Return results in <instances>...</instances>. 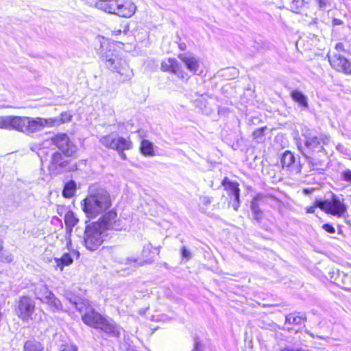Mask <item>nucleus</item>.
<instances>
[{"label":"nucleus","mask_w":351,"mask_h":351,"mask_svg":"<svg viewBox=\"0 0 351 351\" xmlns=\"http://www.w3.org/2000/svg\"><path fill=\"white\" fill-rule=\"evenodd\" d=\"M123 226L122 220L117 218V213L113 210H109L98 221L86 226L84 233L85 247L90 251L97 250L104 242L106 230L119 231Z\"/></svg>","instance_id":"1"},{"label":"nucleus","mask_w":351,"mask_h":351,"mask_svg":"<svg viewBox=\"0 0 351 351\" xmlns=\"http://www.w3.org/2000/svg\"><path fill=\"white\" fill-rule=\"evenodd\" d=\"M112 205L111 197L104 188L91 186L88 195L81 202V206L86 216L95 218L104 213Z\"/></svg>","instance_id":"2"},{"label":"nucleus","mask_w":351,"mask_h":351,"mask_svg":"<svg viewBox=\"0 0 351 351\" xmlns=\"http://www.w3.org/2000/svg\"><path fill=\"white\" fill-rule=\"evenodd\" d=\"M83 322L108 337L119 338L123 328L112 318L105 317L97 312L93 308H88L82 316Z\"/></svg>","instance_id":"3"},{"label":"nucleus","mask_w":351,"mask_h":351,"mask_svg":"<svg viewBox=\"0 0 351 351\" xmlns=\"http://www.w3.org/2000/svg\"><path fill=\"white\" fill-rule=\"evenodd\" d=\"M60 122L59 119H56L16 116L14 130L32 136L42 131L45 128L58 126Z\"/></svg>","instance_id":"4"},{"label":"nucleus","mask_w":351,"mask_h":351,"mask_svg":"<svg viewBox=\"0 0 351 351\" xmlns=\"http://www.w3.org/2000/svg\"><path fill=\"white\" fill-rule=\"evenodd\" d=\"M101 58L105 62L108 69L112 72L117 73L121 76L122 82L130 80L132 77V70L127 62L116 52L113 46L106 47L105 51L101 52Z\"/></svg>","instance_id":"5"},{"label":"nucleus","mask_w":351,"mask_h":351,"mask_svg":"<svg viewBox=\"0 0 351 351\" xmlns=\"http://www.w3.org/2000/svg\"><path fill=\"white\" fill-rule=\"evenodd\" d=\"M316 206L326 213L337 217L348 216V206L344 202V199L333 193H331L330 199H316Z\"/></svg>","instance_id":"6"},{"label":"nucleus","mask_w":351,"mask_h":351,"mask_svg":"<svg viewBox=\"0 0 351 351\" xmlns=\"http://www.w3.org/2000/svg\"><path fill=\"white\" fill-rule=\"evenodd\" d=\"M50 145H55L66 156H73L77 151V147L70 140L67 134L64 133L58 134L43 141L41 144L42 148L40 149V154H44L45 148Z\"/></svg>","instance_id":"7"},{"label":"nucleus","mask_w":351,"mask_h":351,"mask_svg":"<svg viewBox=\"0 0 351 351\" xmlns=\"http://www.w3.org/2000/svg\"><path fill=\"white\" fill-rule=\"evenodd\" d=\"M99 142L106 148L114 150H130L133 146L130 138L119 136L117 133L101 136Z\"/></svg>","instance_id":"8"},{"label":"nucleus","mask_w":351,"mask_h":351,"mask_svg":"<svg viewBox=\"0 0 351 351\" xmlns=\"http://www.w3.org/2000/svg\"><path fill=\"white\" fill-rule=\"evenodd\" d=\"M35 310L34 301L27 296L21 297L17 302L15 312L17 316L23 322H29L32 319Z\"/></svg>","instance_id":"9"},{"label":"nucleus","mask_w":351,"mask_h":351,"mask_svg":"<svg viewBox=\"0 0 351 351\" xmlns=\"http://www.w3.org/2000/svg\"><path fill=\"white\" fill-rule=\"evenodd\" d=\"M303 136L305 138V147L313 152L324 151V145L328 144L330 141V136L324 134H321L318 136L310 134H303Z\"/></svg>","instance_id":"10"},{"label":"nucleus","mask_w":351,"mask_h":351,"mask_svg":"<svg viewBox=\"0 0 351 351\" xmlns=\"http://www.w3.org/2000/svg\"><path fill=\"white\" fill-rule=\"evenodd\" d=\"M328 58L332 68L337 71L351 74V63L341 54L334 51L329 53Z\"/></svg>","instance_id":"11"},{"label":"nucleus","mask_w":351,"mask_h":351,"mask_svg":"<svg viewBox=\"0 0 351 351\" xmlns=\"http://www.w3.org/2000/svg\"><path fill=\"white\" fill-rule=\"evenodd\" d=\"M49 169L56 173H61L70 171L68 161L66 160L61 153L56 152L53 153L50 161Z\"/></svg>","instance_id":"12"},{"label":"nucleus","mask_w":351,"mask_h":351,"mask_svg":"<svg viewBox=\"0 0 351 351\" xmlns=\"http://www.w3.org/2000/svg\"><path fill=\"white\" fill-rule=\"evenodd\" d=\"M180 59L186 65L187 69L195 74L199 69V60L191 53H184L178 56Z\"/></svg>","instance_id":"13"},{"label":"nucleus","mask_w":351,"mask_h":351,"mask_svg":"<svg viewBox=\"0 0 351 351\" xmlns=\"http://www.w3.org/2000/svg\"><path fill=\"white\" fill-rule=\"evenodd\" d=\"M136 6L131 0H124L123 3H119V8L116 14L125 18L131 17L136 12Z\"/></svg>","instance_id":"14"},{"label":"nucleus","mask_w":351,"mask_h":351,"mask_svg":"<svg viewBox=\"0 0 351 351\" xmlns=\"http://www.w3.org/2000/svg\"><path fill=\"white\" fill-rule=\"evenodd\" d=\"M95 7L110 14H116L119 8L118 0H99L96 2Z\"/></svg>","instance_id":"15"},{"label":"nucleus","mask_w":351,"mask_h":351,"mask_svg":"<svg viewBox=\"0 0 351 351\" xmlns=\"http://www.w3.org/2000/svg\"><path fill=\"white\" fill-rule=\"evenodd\" d=\"M56 269L63 270L64 267L72 264L73 260L70 254L64 253L61 258H54L50 261Z\"/></svg>","instance_id":"16"},{"label":"nucleus","mask_w":351,"mask_h":351,"mask_svg":"<svg viewBox=\"0 0 351 351\" xmlns=\"http://www.w3.org/2000/svg\"><path fill=\"white\" fill-rule=\"evenodd\" d=\"M78 222V219L72 211H68L64 215V223L66 226V235L70 236L73 227Z\"/></svg>","instance_id":"17"},{"label":"nucleus","mask_w":351,"mask_h":351,"mask_svg":"<svg viewBox=\"0 0 351 351\" xmlns=\"http://www.w3.org/2000/svg\"><path fill=\"white\" fill-rule=\"evenodd\" d=\"M43 302L47 304L53 312L62 310L61 302L52 292L50 293V295H48L47 298L43 300Z\"/></svg>","instance_id":"18"},{"label":"nucleus","mask_w":351,"mask_h":351,"mask_svg":"<svg viewBox=\"0 0 351 351\" xmlns=\"http://www.w3.org/2000/svg\"><path fill=\"white\" fill-rule=\"evenodd\" d=\"M221 184L224 186L228 196H232L240 192L239 184L237 182H232L228 178H224Z\"/></svg>","instance_id":"19"},{"label":"nucleus","mask_w":351,"mask_h":351,"mask_svg":"<svg viewBox=\"0 0 351 351\" xmlns=\"http://www.w3.org/2000/svg\"><path fill=\"white\" fill-rule=\"evenodd\" d=\"M51 291L48 289L46 285L43 282L38 283L34 288V294L37 299L43 302L45 299L50 295Z\"/></svg>","instance_id":"20"},{"label":"nucleus","mask_w":351,"mask_h":351,"mask_svg":"<svg viewBox=\"0 0 351 351\" xmlns=\"http://www.w3.org/2000/svg\"><path fill=\"white\" fill-rule=\"evenodd\" d=\"M23 351H45V347L40 342L29 339L25 342Z\"/></svg>","instance_id":"21"},{"label":"nucleus","mask_w":351,"mask_h":351,"mask_svg":"<svg viewBox=\"0 0 351 351\" xmlns=\"http://www.w3.org/2000/svg\"><path fill=\"white\" fill-rule=\"evenodd\" d=\"M16 116L0 117V128L5 130H14Z\"/></svg>","instance_id":"22"},{"label":"nucleus","mask_w":351,"mask_h":351,"mask_svg":"<svg viewBox=\"0 0 351 351\" xmlns=\"http://www.w3.org/2000/svg\"><path fill=\"white\" fill-rule=\"evenodd\" d=\"M291 96L292 99L299 104L301 106L304 108L308 107V99L306 95H304L301 91L298 90H294L291 92Z\"/></svg>","instance_id":"23"},{"label":"nucleus","mask_w":351,"mask_h":351,"mask_svg":"<svg viewBox=\"0 0 351 351\" xmlns=\"http://www.w3.org/2000/svg\"><path fill=\"white\" fill-rule=\"evenodd\" d=\"M179 62L175 58H168L161 63V70L162 71L173 73Z\"/></svg>","instance_id":"24"},{"label":"nucleus","mask_w":351,"mask_h":351,"mask_svg":"<svg viewBox=\"0 0 351 351\" xmlns=\"http://www.w3.org/2000/svg\"><path fill=\"white\" fill-rule=\"evenodd\" d=\"M306 319L305 316L303 314H295V313H290L287 315L285 317L286 323L289 324H295L299 325L303 323Z\"/></svg>","instance_id":"25"},{"label":"nucleus","mask_w":351,"mask_h":351,"mask_svg":"<svg viewBox=\"0 0 351 351\" xmlns=\"http://www.w3.org/2000/svg\"><path fill=\"white\" fill-rule=\"evenodd\" d=\"M75 191L76 183L73 180H70L65 183L62 191V195L66 198H71L75 195Z\"/></svg>","instance_id":"26"},{"label":"nucleus","mask_w":351,"mask_h":351,"mask_svg":"<svg viewBox=\"0 0 351 351\" xmlns=\"http://www.w3.org/2000/svg\"><path fill=\"white\" fill-rule=\"evenodd\" d=\"M140 150L141 154L144 156H151L154 154L153 143L148 140H143L141 141Z\"/></svg>","instance_id":"27"},{"label":"nucleus","mask_w":351,"mask_h":351,"mask_svg":"<svg viewBox=\"0 0 351 351\" xmlns=\"http://www.w3.org/2000/svg\"><path fill=\"white\" fill-rule=\"evenodd\" d=\"M257 201L258 197H254L251 202L250 208L254 219L257 221H260L262 219L263 212L261 210Z\"/></svg>","instance_id":"28"},{"label":"nucleus","mask_w":351,"mask_h":351,"mask_svg":"<svg viewBox=\"0 0 351 351\" xmlns=\"http://www.w3.org/2000/svg\"><path fill=\"white\" fill-rule=\"evenodd\" d=\"M295 162V157L290 151H286L281 158V164L283 167H289Z\"/></svg>","instance_id":"29"},{"label":"nucleus","mask_w":351,"mask_h":351,"mask_svg":"<svg viewBox=\"0 0 351 351\" xmlns=\"http://www.w3.org/2000/svg\"><path fill=\"white\" fill-rule=\"evenodd\" d=\"M73 306L80 313L86 312L88 308H93L90 304L88 300L82 299L80 298H77V300L74 304Z\"/></svg>","instance_id":"30"},{"label":"nucleus","mask_w":351,"mask_h":351,"mask_svg":"<svg viewBox=\"0 0 351 351\" xmlns=\"http://www.w3.org/2000/svg\"><path fill=\"white\" fill-rule=\"evenodd\" d=\"M13 261V255L8 250L0 247V261L3 263H10Z\"/></svg>","instance_id":"31"},{"label":"nucleus","mask_w":351,"mask_h":351,"mask_svg":"<svg viewBox=\"0 0 351 351\" xmlns=\"http://www.w3.org/2000/svg\"><path fill=\"white\" fill-rule=\"evenodd\" d=\"M229 197V205H231L234 210H238L240 206V192Z\"/></svg>","instance_id":"32"},{"label":"nucleus","mask_w":351,"mask_h":351,"mask_svg":"<svg viewBox=\"0 0 351 351\" xmlns=\"http://www.w3.org/2000/svg\"><path fill=\"white\" fill-rule=\"evenodd\" d=\"M175 75H176L179 78L182 80H188L189 77L188 76L187 73H186L182 69L180 64L178 65L173 73Z\"/></svg>","instance_id":"33"},{"label":"nucleus","mask_w":351,"mask_h":351,"mask_svg":"<svg viewBox=\"0 0 351 351\" xmlns=\"http://www.w3.org/2000/svg\"><path fill=\"white\" fill-rule=\"evenodd\" d=\"M320 10H325L332 6V0H315Z\"/></svg>","instance_id":"34"},{"label":"nucleus","mask_w":351,"mask_h":351,"mask_svg":"<svg viewBox=\"0 0 351 351\" xmlns=\"http://www.w3.org/2000/svg\"><path fill=\"white\" fill-rule=\"evenodd\" d=\"M191 351H204V346L199 338L194 339L193 348Z\"/></svg>","instance_id":"35"},{"label":"nucleus","mask_w":351,"mask_h":351,"mask_svg":"<svg viewBox=\"0 0 351 351\" xmlns=\"http://www.w3.org/2000/svg\"><path fill=\"white\" fill-rule=\"evenodd\" d=\"M180 252L182 258L185 259L186 261H189L192 258L191 252L186 248V246H182Z\"/></svg>","instance_id":"36"},{"label":"nucleus","mask_w":351,"mask_h":351,"mask_svg":"<svg viewBox=\"0 0 351 351\" xmlns=\"http://www.w3.org/2000/svg\"><path fill=\"white\" fill-rule=\"evenodd\" d=\"M265 130V128H261L254 131L252 134L254 139L258 141L259 139L262 138L264 136Z\"/></svg>","instance_id":"37"},{"label":"nucleus","mask_w":351,"mask_h":351,"mask_svg":"<svg viewBox=\"0 0 351 351\" xmlns=\"http://www.w3.org/2000/svg\"><path fill=\"white\" fill-rule=\"evenodd\" d=\"M71 116L66 112L62 113L61 117H55L54 119H59L61 122L58 125H60V124L69 121L71 120Z\"/></svg>","instance_id":"38"},{"label":"nucleus","mask_w":351,"mask_h":351,"mask_svg":"<svg viewBox=\"0 0 351 351\" xmlns=\"http://www.w3.org/2000/svg\"><path fill=\"white\" fill-rule=\"evenodd\" d=\"M343 180L346 182H351V170L346 169L341 173Z\"/></svg>","instance_id":"39"},{"label":"nucleus","mask_w":351,"mask_h":351,"mask_svg":"<svg viewBox=\"0 0 351 351\" xmlns=\"http://www.w3.org/2000/svg\"><path fill=\"white\" fill-rule=\"evenodd\" d=\"M339 277H342V283L343 285H349L351 283V277L344 273H339Z\"/></svg>","instance_id":"40"},{"label":"nucleus","mask_w":351,"mask_h":351,"mask_svg":"<svg viewBox=\"0 0 351 351\" xmlns=\"http://www.w3.org/2000/svg\"><path fill=\"white\" fill-rule=\"evenodd\" d=\"M228 73H230L232 75V77H235L238 75L239 71L237 69L232 67V68H227L223 70V75H227Z\"/></svg>","instance_id":"41"},{"label":"nucleus","mask_w":351,"mask_h":351,"mask_svg":"<svg viewBox=\"0 0 351 351\" xmlns=\"http://www.w3.org/2000/svg\"><path fill=\"white\" fill-rule=\"evenodd\" d=\"M65 297H66V300H68L69 301V302L71 304H72L73 305H74L75 302L77 300V298H79L77 296H75V295L71 294V293H66Z\"/></svg>","instance_id":"42"},{"label":"nucleus","mask_w":351,"mask_h":351,"mask_svg":"<svg viewBox=\"0 0 351 351\" xmlns=\"http://www.w3.org/2000/svg\"><path fill=\"white\" fill-rule=\"evenodd\" d=\"M322 228L325 231H326L327 232L330 233V234H334L335 232V228L332 225H330L329 223H324L322 226Z\"/></svg>","instance_id":"43"},{"label":"nucleus","mask_w":351,"mask_h":351,"mask_svg":"<svg viewBox=\"0 0 351 351\" xmlns=\"http://www.w3.org/2000/svg\"><path fill=\"white\" fill-rule=\"evenodd\" d=\"M152 244L150 243L145 244L143 246V250H142V254L143 256H147V255L149 254L151 251Z\"/></svg>","instance_id":"44"},{"label":"nucleus","mask_w":351,"mask_h":351,"mask_svg":"<svg viewBox=\"0 0 351 351\" xmlns=\"http://www.w3.org/2000/svg\"><path fill=\"white\" fill-rule=\"evenodd\" d=\"M335 51L337 53H339L340 51H342L344 50L343 45L341 43H338L335 45Z\"/></svg>","instance_id":"45"},{"label":"nucleus","mask_w":351,"mask_h":351,"mask_svg":"<svg viewBox=\"0 0 351 351\" xmlns=\"http://www.w3.org/2000/svg\"><path fill=\"white\" fill-rule=\"evenodd\" d=\"M202 203L207 206L208 204H210L212 202V199L211 197H208V196H204L202 198Z\"/></svg>","instance_id":"46"},{"label":"nucleus","mask_w":351,"mask_h":351,"mask_svg":"<svg viewBox=\"0 0 351 351\" xmlns=\"http://www.w3.org/2000/svg\"><path fill=\"white\" fill-rule=\"evenodd\" d=\"M316 208H319V207L316 206V200H315L314 202V205L313 206H311L307 208L306 213H314Z\"/></svg>","instance_id":"47"},{"label":"nucleus","mask_w":351,"mask_h":351,"mask_svg":"<svg viewBox=\"0 0 351 351\" xmlns=\"http://www.w3.org/2000/svg\"><path fill=\"white\" fill-rule=\"evenodd\" d=\"M304 2H305L304 0H293V4H295L297 8L302 7L304 5Z\"/></svg>","instance_id":"48"},{"label":"nucleus","mask_w":351,"mask_h":351,"mask_svg":"<svg viewBox=\"0 0 351 351\" xmlns=\"http://www.w3.org/2000/svg\"><path fill=\"white\" fill-rule=\"evenodd\" d=\"M116 151L119 153V156L121 159H123V160L127 159L126 154L124 153L125 150H116Z\"/></svg>","instance_id":"49"},{"label":"nucleus","mask_w":351,"mask_h":351,"mask_svg":"<svg viewBox=\"0 0 351 351\" xmlns=\"http://www.w3.org/2000/svg\"><path fill=\"white\" fill-rule=\"evenodd\" d=\"M137 261L138 260L136 258H134L133 257H129L127 258V263H136Z\"/></svg>","instance_id":"50"},{"label":"nucleus","mask_w":351,"mask_h":351,"mask_svg":"<svg viewBox=\"0 0 351 351\" xmlns=\"http://www.w3.org/2000/svg\"><path fill=\"white\" fill-rule=\"evenodd\" d=\"M341 23H342V21L340 19H333L334 25H341Z\"/></svg>","instance_id":"51"},{"label":"nucleus","mask_w":351,"mask_h":351,"mask_svg":"<svg viewBox=\"0 0 351 351\" xmlns=\"http://www.w3.org/2000/svg\"><path fill=\"white\" fill-rule=\"evenodd\" d=\"M112 33L114 35L117 36L121 33V29H117V30L115 29V30L112 31Z\"/></svg>","instance_id":"52"},{"label":"nucleus","mask_w":351,"mask_h":351,"mask_svg":"<svg viewBox=\"0 0 351 351\" xmlns=\"http://www.w3.org/2000/svg\"><path fill=\"white\" fill-rule=\"evenodd\" d=\"M299 149H300V151H301L302 154H303V156H305L306 158L308 159V156L304 153V152L302 150V147H299Z\"/></svg>","instance_id":"53"},{"label":"nucleus","mask_w":351,"mask_h":351,"mask_svg":"<svg viewBox=\"0 0 351 351\" xmlns=\"http://www.w3.org/2000/svg\"><path fill=\"white\" fill-rule=\"evenodd\" d=\"M128 30H129V26H128V25H127L125 27L124 29H123V33H124L125 34H127V32H128Z\"/></svg>","instance_id":"54"},{"label":"nucleus","mask_w":351,"mask_h":351,"mask_svg":"<svg viewBox=\"0 0 351 351\" xmlns=\"http://www.w3.org/2000/svg\"><path fill=\"white\" fill-rule=\"evenodd\" d=\"M180 49H182V50H184V46H182V45H180Z\"/></svg>","instance_id":"55"},{"label":"nucleus","mask_w":351,"mask_h":351,"mask_svg":"<svg viewBox=\"0 0 351 351\" xmlns=\"http://www.w3.org/2000/svg\"><path fill=\"white\" fill-rule=\"evenodd\" d=\"M180 49H182V50H184V46H182V45H180Z\"/></svg>","instance_id":"56"},{"label":"nucleus","mask_w":351,"mask_h":351,"mask_svg":"<svg viewBox=\"0 0 351 351\" xmlns=\"http://www.w3.org/2000/svg\"><path fill=\"white\" fill-rule=\"evenodd\" d=\"M143 263H144V261H142V262H141V263H138V265H142Z\"/></svg>","instance_id":"57"},{"label":"nucleus","mask_w":351,"mask_h":351,"mask_svg":"<svg viewBox=\"0 0 351 351\" xmlns=\"http://www.w3.org/2000/svg\"><path fill=\"white\" fill-rule=\"evenodd\" d=\"M296 351H304V350H302V349H298V350H296ZM304 351H308V350H304Z\"/></svg>","instance_id":"58"},{"label":"nucleus","mask_w":351,"mask_h":351,"mask_svg":"<svg viewBox=\"0 0 351 351\" xmlns=\"http://www.w3.org/2000/svg\"><path fill=\"white\" fill-rule=\"evenodd\" d=\"M308 333L311 336V337H314L313 335L309 332H308Z\"/></svg>","instance_id":"59"},{"label":"nucleus","mask_w":351,"mask_h":351,"mask_svg":"<svg viewBox=\"0 0 351 351\" xmlns=\"http://www.w3.org/2000/svg\"><path fill=\"white\" fill-rule=\"evenodd\" d=\"M74 351H77V348L75 347Z\"/></svg>","instance_id":"60"}]
</instances>
